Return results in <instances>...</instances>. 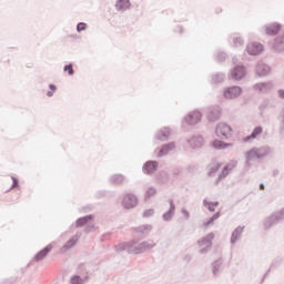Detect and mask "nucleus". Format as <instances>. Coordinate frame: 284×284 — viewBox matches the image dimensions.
<instances>
[{"instance_id":"nucleus-1","label":"nucleus","mask_w":284,"mask_h":284,"mask_svg":"<svg viewBox=\"0 0 284 284\" xmlns=\"http://www.w3.org/2000/svg\"><path fill=\"white\" fill-rule=\"evenodd\" d=\"M272 154V148L268 145H262L253 148L244 153L246 165H250L252 161H261Z\"/></svg>"},{"instance_id":"nucleus-2","label":"nucleus","mask_w":284,"mask_h":284,"mask_svg":"<svg viewBox=\"0 0 284 284\" xmlns=\"http://www.w3.org/2000/svg\"><path fill=\"white\" fill-rule=\"evenodd\" d=\"M284 221V206L277 211L272 212L270 215L263 219L261 223L262 230L264 232H268L272 227H276L278 223H283Z\"/></svg>"},{"instance_id":"nucleus-3","label":"nucleus","mask_w":284,"mask_h":284,"mask_svg":"<svg viewBox=\"0 0 284 284\" xmlns=\"http://www.w3.org/2000/svg\"><path fill=\"white\" fill-rule=\"evenodd\" d=\"M118 252H128L129 254H143L140 241H131L118 245Z\"/></svg>"},{"instance_id":"nucleus-4","label":"nucleus","mask_w":284,"mask_h":284,"mask_svg":"<svg viewBox=\"0 0 284 284\" xmlns=\"http://www.w3.org/2000/svg\"><path fill=\"white\" fill-rule=\"evenodd\" d=\"M214 233H209L201 240H199L197 245L200 247V254L205 255L212 250V242L214 241Z\"/></svg>"},{"instance_id":"nucleus-5","label":"nucleus","mask_w":284,"mask_h":284,"mask_svg":"<svg viewBox=\"0 0 284 284\" xmlns=\"http://www.w3.org/2000/svg\"><path fill=\"white\" fill-rule=\"evenodd\" d=\"M185 141L191 150H201L205 145V138L201 134L191 135Z\"/></svg>"},{"instance_id":"nucleus-6","label":"nucleus","mask_w":284,"mask_h":284,"mask_svg":"<svg viewBox=\"0 0 284 284\" xmlns=\"http://www.w3.org/2000/svg\"><path fill=\"white\" fill-rule=\"evenodd\" d=\"M215 134L219 139H231L232 126L225 122H220L215 128Z\"/></svg>"},{"instance_id":"nucleus-7","label":"nucleus","mask_w":284,"mask_h":284,"mask_svg":"<svg viewBox=\"0 0 284 284\" xmlns=\"http://www.w3.org/2000/svg\"><path fill=\"white\" fill-rule=\"evenodd\" d=\"M203 119V114L200 111H191L189 112L182 123H185L186 125H199V122Z\"/></svg>"},{"instance_id":"nucleus-8","label":"nucleus","mask_w":284,"mask_h":284,"mask_svg":"<svg viewBox=\"0 0 284 284\" xmlns=\"http://www.w3.org/2000/svg\"><path fill=\"white\" fill-rule=\"evenodd\" d=\"M241 94H243V89L241 87H236V85L229 87V88L224 89V91H223L224 99H227L229 101L239 99V97H241Z\"/></svg>"},{"instance_id":"nucleus-9","label":"nucleus","mask_w":284,"mask_h":284,"mask_svg":"<svg viewBox=\"0 0 284 284\" xmlns=\"http://www.w3.org/2000/svg\"><path fill=\"white\" fill-rule=\"evenodd\" d=\"M136 205H139V199L136 197V195L132 193H128L124 195L122 200V207H124V210H132L136 207Z\"/></svg>"},{"instance_id":"nucleus-10","label":"nucleus","mask_w":284,"mask_h":284,"mask_svg":"<svg viewBox=\"0 0 284 284\" xmlns=\"http://www.w3.org/2000/svg\"><path fill=\"white\" fill-rule=\"evenodd\" d=\"M247 69L243 65H236L231 70V79H233V81H241L242 79H245Z\"/></svg>"},{"instance_id":"nucleus-11","label":"nucleus","mask_w":284,"mask_h":284,"mask_svg":"<svg viewBox=\"0 0 284 284\" xmlns=\"http://www.w3.org/2000/svg\"><path fill=\"white\" fill-rule=\"evenodd\" d=\"M252 88H253L254 92H260L262 94H265V93L270 92V90H272V88H274V83L272 81L257 82V83L253 84Z\"/></svg>"},{"instance_id":"nucleus-12","label":"nucleus","mask_w":284,"mask_h":284,"mask_svg":"<svg viewBox=\"0 0 284 284\" xmlns=\"http://www.w3.org/2000/svg\"><path fill=\"white\" fill-rule=\"evenodd\" d=\"M176 150V142H169L166 144H163L158 152V159H163V156H168L170 152H174Z\"/></svg>"},{"instance_id":"nucleus-13","label":"nucleus","mask_w":284,"mask_h":284,"mask_svg":"<svg viewBox=\"0 0 284 284\" xmlns=\"http://www.w3.org/2000/svg\"><path fill=\"white\" fill-rule=\"evenodd\" d=\"M245 232V226L239 225L235 227L231 234V245H236L237 242L243 239V233Z\"/></svg>"},{"instance_id":"nucleus-14","label":"nucleus","mask_w":284,"mask_h":284,"mask_svg":"<svg viewBox=\"0 0 284 284\" xmlns=\"http://www.w3.org/2000/svg\"><path fill=\"white\" fill-rule=\"evenodd\" d=\"M246 50L251 57H257V54L263 52V45L261 42H251L246 45Z\"/></svg>"},{"instance_id":"nucleus-15","label":"nucleus","mask_w":284,"mask_h":284,"mask_svg":"<svg viewBox=\"0 0 284 284\" xmlns=\"http://www.w3.org/2000/svg\"><path fill=\"white\" fill-rule=\"evenodd\" d=\"M272 72V68L270 65L263 63V62H257L255 65V74L256 77H267Z\"/></svg>"},{"instance_id":"nucleus-16","label":"nucleus","mask_w":284,"mask_h":284,"mask_svg":"<svg viewBox=\"0 0 284 284\" xmlns=\"http://www.w3.org/2000/svg\"><path fill=\"white\" fill-rule=\"evenodd\" d=\"M171 135H172V129L164 126L155 133V139L158 141H169Z\"/></svg>"},{"instance_id":"nucleus-17","label":"nucleus","mask_w":284,"mask_h":284,"mask_svg":"<svg viewBox=\"0 0 284 284\" xmlns=\"http://www.w3.org/2000/svg\"><path fill=\"white\" fill-rule=\"evenodd\" d=\"M234 168H236V164H234V163L226 164L222 169L221 173L219 174V176L216 179V183H219L220 181H223V179H227V176H230V174L234 170Z\"/></svg>"},{"instance_id":"nucleus-18","label":"nucleus","mask_w":284,"mask_h":284,"mask_svg":"<svg viewBox=\"0 0 284 284\" xmlns=\"http://www.w3.org/2000/svg\"><path fill=\"white\" fill-rule=\"evenodd\" d=\"M143 172L144 174H154V172H156V170H159V162L156 161H148L144 165H143Z\"/></svg>"},{"instance_id":"nucleus-19","label":"nucleus","mask_w":284,"mask_h":284,"mask_svg":"<svg viewBox=\"0 0 284 284\" xmlns=\"http://www.w3.org/2000/svg\"><path fill=\"white\" fill-rule=\"evenodd\" d=\"M81 239V233H77L73 235L65 245L62 246L61 252H68V250H72L77 243H79V240Z\"/></svg>"},{"instance_id":"nucleus-20","label":"nucleus","mask_w":284,"mask_h":284,"mask_svg":"<svg viewBox=\"0 0 284 284\" xmlns=\"http://www.w3.org/2000/svg\"><path fill=\"white\" fill-rule=\"evenodd\" d=\"M207 119L210 123H215L221 119V106H214L209 111Z\"/></svg>"},{"instance_id":"nucleus-21","label":"nucleus","mask_w":284,"mask_h":284,"mask_svg":"<svg viewBox=\"0 0 284 284\" xmlns=\"http://www.w3.org/2000/svg\"><path fill=\"white\" fill-rule=\"evenodd\" d=\"M174 212H176V205H174V201H170V209L162 215V220L170 223L174 219Z\"/></svg>"},{"instance_id":"nucleus-22","label":"nucleus","mask_w":284,"mask_h":284,"mask_svg":"<svg viewBox=\"0 0 284 284\" xmlns=\"http://www.w3.org/2000/svg\"><path fill=\"white\" fill-rule=\"evenodd\" d=\"M125 182V175L115 173L109 178L111 185H121Z\"/></svg>"},{"instance_id":"nucleus-23","label":"nucleus","mask_w":284,"mask_h":284,"mask_svg":"<svg viewBox=\"0 0 284 284\" xmlns=\"http://www.w3.org/2000/svg\"><path fill=\"white\" fill-rule=\"evenodd\" d=\"M130 6H132L130 0H116L115 10H118V12H125V10H130Z\"/></svg>"},{"instance_id":"nucleus-24","label":"nucleus","mask_w":284,"mask_h":284,"mask_svg":"<svg viewBox=\"0 0 284 284\" xmlns=\"http://www.w3.org/2000/svg\"><path fill=\"white\" fill-rule=\"evenodd\" d=\"M141 248H142V254H145V252H149V250H154L156 246V242L154 240H146L140 242Z\"/></svg>"},{"instance_id":"nucleus-25","label":"nucleus","mask_w":284,"mask_h":284,"mask_svg":"<svg viewBox=\"0 0 284 284\" xmlns=\"http://www.w3.org/2000/svg\"><path fill=\"white\" fill-rule=\"evenodd\" d=\"M263 134V126H256L250 135L244 138V142L247 143L254 139H258Z\"/></svg>"},{"instance_id":"nucleus-26","label":"nucleus","mask_w":284,"mask_h":284,"mask_svg":"<svg viewBox=\"0 0 284 284\" xmlns=\"http://www.w3.org/2000/svg\"><path fill=\"white\" fill-rule=\"evenodd\" d=\"M52 252V244L47 245L42 251L38 252V254L34 256V261H43Z\"/></svg>"},{"instance_id":"nucleus-27","label":"nucleus","mask_w":284,"mask_h":284,"mask_svg":"<svg viewBox=\"0 0 284 284\" xmlns=\"http://www.w3.org/2000/svg\"><path fill=\"white\" fill-rule=\"evenodd\" d=\"M280 30H281V24L278 23H271L265 27V32L270 37H274V34H278Z\"/></svg>"},{"instance_id":"nucleus-28","label":"nucleus","mask_w":284,"mask_h":284,"mask_svg":"<svg viewBox=\"0 0 284 284\" xmlns=\"http://www.w3.org/2000/svg\"><path fill=\"white\" fill-rule=\"evenodd\" d=\"M223 270V258H219L212 263V274L213 276H219Z\"/></svg>"},{"instance_id":"nucleus-29","label":"nucleus","mask_w":284,"mask_h":284,"mask_svg":"<svg viewBox=\"0 0 284 284\" xmlns=\"http://www.w3.org/2000/svg\"><path fill=\"white\" fill-rule=\"evenodd\" d=\"M211 145L214 150H227L229 148H232V143L223 142L221 140H214Z\"/></svg>"},{"instance_id":"nucleus-30","label":"nucleus","mask_w":284,"mask_h":284,"mask_svg":"<svg viewBox=\"0 0 284 284\" xmlns=\"http://www.w3.org/2000/svg\"><path fill=\"white\" fill-rule=\"evenodd\" d=\"M134 232H138V234L148 235L150 234V232H152V225L143 224L141 226L135 227Z\"/></svg>"},{"instance_id":"nucleus-31","label":"nucleus","mask_w":284,"mask_h":284,"mask_svg":"<svg viewBox=\"0 0 284 284\" xmlns=\"http://www.w3.org/2000/svg\"><path fill=\"white\" fill-rule=\"evenodd\" d=\"M93 216L92 215H87L83 217H80L75 222V227H85L90 221H92Z\"/></svg>"},{"instance_id":"nucleus-32","label":"nucleus","mask_w":284,"mask_h":284,"mask_svg":"<svg viewBox=\"0 0 284 284\" xmlns=\"http://www.w3.org/2000/svg\"><path fill=\"white\" fill-rule=\"evenodd\" d=\"M154 196H156V187H154V186L146 187L145 193H144V200L150 201V199H152Z\"/></svg>"},{"instance_id":"nucleus-33","label":"nucleus","mask_w":284,"mask_h":284,"mask_svg":"<svg viewBox=\"0 0 284 284\" xmlns=\"http://www.w3.org/2000/svg\"><path fill=\"white\" fill-rule=\"evenodd\" d=\"M203 205L209 210V212H215V207H219V202H209L207 200H203Z\"/></svg>"},{"instance_id":"nucleus-34","label":"nucleus","mask_w":284,"mask_h":284,"mask_svg":"<svg viewBox=\"0 0 284 284\" xmlns=\"http://www.w3.org/2000/svg\"><path fill=\"white\" fill-rule=\"evenodd\" d=\"M274 48L277 50V52H283L284 50V38L280 37L275 39Z\"/></svg>"},{"instance_id":"nucleus-35","label":"nucleus","mask_w":284,"mask_h":284,"mask_svg":"<svg viewBox=\"0 0 284 284\" xmlns=\"http://www.w3.org/2000/svg\"><path fill=\"white\" fill-rule=\"evenodd\" d=\"M225 81L224 73H214L211 78V83H223Z\"/></svg>"},{"instance_id":"nucleus-36","label":"nucleus","mask_w":284,"mask_h":284,"mask_svg":"<svg viewBox=\"0 0 284 284\" xmlns=\"http://www.w3.org/2000/svg\"><path fill=\"white\" fill-rule=\"evenodd\" d=\"M221 170V163H213L209 166V176H215V174Z\"/></svg>"},{"instance_id":"nucleus-37","label":"nucleus","mask_w":284,"mask_h":284,"mask_svg":"<svg viewBox=\"0 0 284 284\" xmlns=\"http://www.w3.org/2000/svg\"><path fill=\"white\" fill-rule=\"evenodd\" d=\"M244 43H245V41L243 40V38H241V36H239V34L233 36L234 48H241V47H243Z\"/></svg>"},{"instance_id":"nucleus-38","label":"nucleus","mask_w":284,"mask_h":284,"mask_svg":"<svg viewBox=\"0 0 284 284\" xmlns=\"http://www.w3.org/2000/svg\"><path fill=\"white\" fill-rule=\"evenodd\" d=\"M219 219H221L220 212L215 213L209 221L204 222L203 223L204 227H210V225H212V223H214V221H219Z\"/></svg>"},{"instance_id":"nucleus-39","label":"nucleus","mask_w":284,"mask_h":284,"mask_svg":"<svg viewBox=\"0 0 284 284\" xmlns=\"http://www.w3.org/2000/svg\"><path fill=\"white\" fill-rule=\"evenodd\" d=\"M70 283L71 284H84L85 283V280L84 278H81V276L79 275H74L70 278Z\"/></svg>"},{"instance_id":"nucleus-40","label":"nucleus","mask_w":284,"mask_h":284,"mask_svg":"<svg viewBox=\"0 0 284 284\" xmlns=\"http://www.w3.org/2000/svg\"><path fill=\"white\" fill-rule=\"evenodd\" d=\"M216 61L223 62L227 59V53L225 52H217L215 55Z\"/></svg>"},{"instance_id":"nucleus-41","label":"nucleus","mask_w":284,"mask_h":284,"mask_svg":"<svg viewBox=\"0 0 284 284\" xmlns=\"http://www.w3.org/2000/svg\"><path fill=\"white\" fill-rule=\"evenodd\" d=\"M63 71L68 72L69 77H72L74 74V68L72 63L64 65Z\"/></svg>"},{"instance_id":"nucleus-42","label":"nucleus","mask_w":284,"mask_h":284,"mask_svg":"<svg viewBox=\"0 0 284 284\" xmlns=\"http://www.w3.org/2000/svg\"><path fill=\"white\" fill-rule=\"evenodd\" d=\"M83 30H88V24L85 22H80L77 24V32H83Z\"/></svg>"},{"instance_id":"nucleus-43","label":"nucleus","mask_w":284,"mask_h":284,"mask_svg":"<svg viewBox=\"0 0 284 284\" xmlns=\"http://www.w3.org/2000/svg\"><path fill=\"white\" fill-rule=\"evenodd\" d=\"M49 89H50L51 91H48V92H47V97H49V98L54 97V92H57V85H54V84H49Z\"/></svg>"},{"instance_id":"nucleus-44","label":"nucleus","mask_w":284,"mask_h":284,"mask_svg":"<svg viewBox=\"0 0 284 284\" xmlns=\"http://www.w3.org/2000/svg\"><path fill=\"white\" fill-rule=\"evenodd\" d=\"M150 216H154V209H148L143 212L144 219H150Z\"/></svg>"},{"instance_id":"nucleus-45","label":"nucleus","mask_w":284,"mask_h":284,"mask_svg":"<svg viewBox=\"0 0 284 284\" xmlns=\"http://www.w3.org/2000/svg\"><path fill=\"white\" fill-rule=\"evenodd\" d=\"M181 214L184 216L185 221H190V211L185 207L181 209Z\"/></svg>"},{"instance_id":"nucleus-46","label":"nucleus","mask_w":284,"mask_h":284,"mask_svg":"<svg viewBox=\"0 0 284 284\" xmlns=\"http://www.w3.org/2000/svg\"><path fill=\"white\" fill-rule=\"evenodd\" d=\"M11 179L13 181L11 189L19 187V180H17V178H14V176H12Z\"/></svg>"},{"instance_id":"nucleus-47","label":"nucleus","mask_w":284,"mask_h":284,"mask_svg":"<svg viewBox=\"0 0 284 284\" xmlns=\"http://www.w3.org/2000/svg\"><path fill=\"white\" fill-rule=\"evenodd\" d=\"M280 132H284V120L283 119H281Z\"/></svg>"},{"instance_id":"nucleus-48","label":"nucleus","mask_w":284,"mask_h":284,"mask_svg":"<svg viewBox=\"0 0 284 284\" xmlns=\"http://www.w3.org/2000/svg\"><path fill=\"white\" fill-rule=\"evenodd\" d=\"M278 97H280L281 99H284V90H278Z\"/></svg>"},{"instance_id":"nucleus-49","label":"nucleus","mask_w":284,"mask_h":284,"mask_svg":"<svg viewBox=\"0 0 284 284\" xmlns=\"http://www.w3.org/2000/svg\"><path fill=\"white\" fill-rule=\"evenodd\" d=\"M178 32H183V27L179 26L176 27Z\"/></svg>"},{"instance_id":"nucleus-50","label":"nucleus","mask_w":284,"mask_h":284,"mask_svg":"<svg viewBox=\"0 0 284 284\" xmlns=\"http://www.w3.org/2000/svg\"><path fill=\"white\" fill-rule=\"evenodd\" d=\"M85 232H92V227L88 226V227L85 229Z\"/></svg>"},{"instance_id":"nucleus-51","label":"nucleus","mask_w":284,"mask_h":284,"mask_svg":"<svg viewBox=\"0 0 284 284\" xmlns=\"http://www.w3.org/2000/svg\"><path fill=\"white\" fill-rule=\"evenodd\" d=\"M260 190H265V185L264 184H260Z\"/></svg>"},{"instance_id":"nucleus-52","label":"nucleus","mask_w":284,"mask_h":284,"mask_svg":"<svg viewBox=\"0 0 284 284\" xmlns=\"http://www.w3.org/2000/svg\"><path fill=\"white\" fill-rule=\"evenodd\" d=\"M236 61H237L236 58H233V63H236Z\"/></svg>"}]
</instances>
